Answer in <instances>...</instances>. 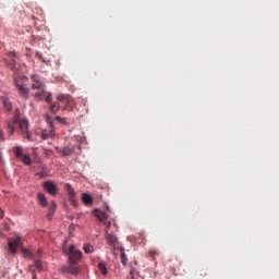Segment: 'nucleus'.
<instances>
[{"instance_id":"obj_1","label":"nucleus","mask_w":279,"mask_h":279,"mask_svg":"<svg viewBox=\"0 0 279 279\" xmlns=\"http://www.w3.org/2000/svg\"><path fill=\"white\" fill-rule=\"evenodd\" d=\"M31 81L33 90L32 96L34 97V99L36 101H43V99H45L47 104H51L53 98L51 97L50 93L45 90V81H43V78L38 74L32 75Z\"/></svg>"},{"instance_id":"obj_2","label":"nucleus","mask_w":279,"mask_h":279,"mask_svg":"<svg viewBox=\"0 0 279 279\" xmlns=\"http://www.w3.org/2000/svg\"><path fill=\"white\" fill-rule=\"evenodd\" d=\"M16 125H19L20 134L23 136V138H26L27 141H34L32 132H29V122H27V120H19L17 118H13L7 121L5 128L10 135L14 134Z\"/></svg>"},{"instance_id":"obj_3","label":"nucleus","mask_w":279,"mask_h":279,"mask_svg":"<svg viewBox=\"0 0 279 279\" xmlns=\"http://www.w3.org/2000/svg\"><path fill=\"white\" fill-rule=\"evenodd\" d=\"M95 217L106 226V239L109 245H117V235L110 232V226L112 223L108 221V214L106 211L96 209L94 210Z\"/></svg>"},{"instance_id":"obj_4","label":"nucleus","mask_w":279,"mask_h":279,"mask_svg":"<svg viewBox=\"0 0 279 279\" xmlns=\"http://www.w3.org/2000/svg\"><path fill=\"white\" fill-rule=\"evenodd\" d=\"M29 82V78L25 75L15 74L14 75V86L15 90L22 97V99H29V87H27V84Z\"/></svg>"},{"instance_id":"obj_5","label":"nucleus","mask_w":279,"mask_h":279,"mask_svg":"<svg viewBox=\"0 0 279 279\" xmlns=\"http://www.w3.org/2000/svg\"><path fill=\"white\" fill-rule=\"evenodd\" d=\"M64 254L69 257L71 265H77L82 258V252H80L75 245H71L69 248H63Z\"/></svg>"},{"instance_id":"obj_6","label":"nucleus","mask_w":279,"mask_h":279,"mask_svg":"<svg viewBox=\"0 0 279 279\" xmlns=\"http://www.w3.org/2000/svg\"><path fill=\"white\" fill-rule=\"evenodd\" d=\"M21 245H22V242L19 236L10 239L8 242L10 254H16L19 252V247H21Z\"/></svg>"},{"instance_id":"obj_7","label":"nucleus","mask_w":279,"mask_h":279,"mask_svg":"<svg viewBox=\"0 0 279 279\" xmlns=\"http://www.w3.org/2000/svg\"><path fill=\"white\" fill-rule=\"evenodd\" d=\"M48 129L43 130L41 138L47 141V138H51L54 136L56 132L53 131V124H51V118L47 117Z\"/></svg>"},{"instance_id":"obj_8","label":"nucleus","mask_w":279,"mask_h":279,"mask_svg":"<svg viewBox=\"0 0 279 279\" xmlns=\"http://www.w3.org/2000/svg\"><path fill=\"white\" fill-rule=\"evenodd\" d=\"M61 270L63 274H71L72 276H77V274H80V267H77V264L69 263V265L62 267Z\"/></svg>"},{"instance_id":"obj_9","label":"nucleus","mask_w":279,"mask_h":279,"mask_svg":"<svg viewBox=\"0 0 279 279\" xmlns=\"http://www.w3.org/2000/svg\"><path fill=\"white\" fill-rule=\"evenodd\" d=\"M44 189L49 193V195H58V186L51 181H46L44 183Z\"/></svg>"},{"instance_id":"obj_10","label":"nucleus","mask_w":279,"mask_h":279,"mask_svg":"<svg viewBox=\"0 0 279 279\" xmlns=\"http://www.w3.org/2000/svg\"><path fill=\"white\" fill-rule=\"evenodd\" d=\"M9 58L11 59V62L9 63L10 68L13 71H19V68L16 66V62H19V57L16 56V52L10 51L9 52Z\"/></svg>"},{"instance_id":"obj_11","label":"nucleus","mask_w":279,"mask_h":279,"mask_svg":"<svg viewBox=\"0 0 279 279\" xmlns=\"http://www.w3.org/2000/svg\"><path fill=\"white\" fill-rule=\"evenodd\" d=\"M58 101H61V104H71L72 101V98L71 96L69 95H63V94H60L58 97H57Z\"/></svg>"},{"instance_id":"obj_12","label":"nucleus","mask_w":279,"mask_h":279,"mask_svg":"<svg viewBox=\"0 0 279 279\" xmlns=\"http://www.w3.org/2000/svg\"><path fill=\"white\" fill-rule=\"evenodd\" d=\"M82 202H83V204H85V206H90V204H93V196L84 193L82 195Z\"/></svg>"},{"instance_id":"obj_13","label":"nucleus","mask_w":279,"mask_h":279,"mask_svg":"<svg viewBox=\"0 0 279 279\" xmlns=\"http://www.w3.org/2000/svg\"><path fill=\"white\" fill-rule=\"evenodd\" d=\"M13 154H14L15 158H19V160L22 158V156L25 155V154H23V147H21V146L13 147Z\"/></svg>"},{"instance_id":"obj_14","label":"nucleus","mask_w":279,"mask_h":279,"mask_svg":"<svg viewBox=\"0 0 279 279\" xmlns=\"http://www.w3.org/2000/svg\"><path fill=\"white\" fill-rule=\"evenodd\" d=\"M38 199H39V206H43V208H46V206H48L49 203L47 202V196H45V194L39 193Z\"/></svg>"},{"instance_id":"obj_15","label":"nucleus","mask_w":279,"mask_h":279,"mask_svg":"<svg viewBox=\"0 0 279 279\" xmlns=\"http://www.w3.org/2000/svg\"><path fill=\"white\" fill-rule=\"evenodd\" d=\"M83 250L85 254H93L95 252V246H93L90 243H85Z\"/></svg>"},{"instance_id":"obj_16","label":"nucleus","mask_w":279,"mask_h":279,"mask_svg":"<svg viewBox=\"0 0 279 279\" xmlns=\"http://www.w3.org/2000/svg\"><path fill=\"white\" fill-rule=\"evenodd\" d=\"M98 269L102 276H106L108 274V268L106 267V263L99 262L98 263Z\"/></svg>"},{"instance_id":"obj_17","label":"nucleus","mask_w":279,"mask_h":279,"mask_svg":"<svg viewBox=\"0 0 279 279\" xmlns=\"http://www.w3.org/2000/svg\"><path fill=\"white\" fill-rule=\"evenodd\" d=\"M2 104H3L4 109H5L8 112H10V110H12V101H10V99L3 98V99H2Z\"/></svg>"},{"instance_id":"obj_18","label":"nucleus","mask_w":279,"mask_h":279,"mask_svg":"<svg viewBox=\"0 0 279 279\" xmlns=\"http://www.w3.org/2000/svg\"><path fill=\"white\" fill-rule=\"evenodd\" d=\"M20 160H22L24 165H32V157H29V155L27 154L22 155V157H20Z\"/></svg>"},{"instance_id":"obj_19","label":"nucleus","mask_w":279,"mask_h":279,"mask_svg":"<svg viewBox=\"0 0 279 279\" xmlns=\"http://www.w3.org/2000/svg\"><path fill=\"white\" fill-rule=\"evenodd\" d=\"M57 208L58 207L56 206V203L53 201H51L49 204V209H50V214H48L49 219H51V217H53V213H56Z\"/></svg>"},{"instance_id":"obj_20","label":"nucleus","mask_w":279,"mask_h":279,"mask_svg":"<svg viewBox=\"0 0 279 279\" xmlns=\"http://www.w3.org/2000/svg\"><path fill=\"white\" fill-rule=\"evenodd\" d=\"M62 156H71L73 154V148L71 146H65L61 150Z\"/></svg>"},{"instance_id":"obj_21","label":"nucleus","mask_w":279,"mask_h":279,"mask_svg":"<svg viewBox=\"0 0 279 279\" xmlns=\"http://www.w3.org/2000/svg\"><path fill=\"white\" fill-rule=\"evenodd\" d=\"M58 110H60V104L53 102L50 105V112H52V114H56V112H58Z\"/></svg>"},{"instance_id":"obj_22","label":"nucleus","mask_w":279,"mask_h":279,"mask_svg":"<svg viewBox=\"0 0 279 279\" xmlns=\"http://www.w3.org/2000/svg\"><path fill=\"white\" fill-rule=\"evenodd\" d=\"M121 263L125 267L128 265V255H125V252L121 251Z\"/></svg>"},{"instance_id":"obj_23","label":"nucleus","mask_w":279,"mask_h":279,"mask_svg":"<svg viewBox=\"0 0 279 279\" xmlns=\"http://www.w3.org/2000/svg\"><path fill=\"white\" fill-rule=\"evenodd\" d=\"M23 255L25 256V258H29L32 256V251L27 250V248H22Z\"/></svg>"},{"instance_id":"obj_24","label":"nucleus","mask_w":279,"mask_h":279,"mask_svg":"<svg viewBox=\"0 0 279 279\" xmlns=\"http://www.w3.org/2000/svg\"><path fill=\"white\" fill-rule=\"evenodd\" d=\"M68 193L70 197H75V190L71 185H68Z\"/></svg>"},{"instance_id":"obj_25","label":"nucleus","mask_w":279,"mask_h":279,"mask_svg":"<svg viewBox=\"0 0 279 279\" xmlns=\"http://www.w3.org/2000/svg\"><path fill=\"white\" fill-rule=\"evenodd\" d=\"M35 267L36 269H43V262L39 259L35 260Z\"/></svg>"},{"instance_id":"obj_26","label":"nucleus","mask_w":279,"mask_h":279,"mask_svg":"<svg viewBox=\"0 0 279 279\" xmlns=\"http://www.w3.org/2000/svg\"><path fill=\"white\" fill-rule=\"evenodd\" d=\"M56 121H59V123H66V119L61 118L60 116L56 117Z\"/></svg>"},{"instance_id":"obj_27","label":"nucleus","mask_w":279,"mask_h":279,"mask_svg":"<svg viewBox=\"0 0 279 279\" xmlns=\"http://www.w3.org/2000/svg\"><path fill=\"white\" fill-rule=\"evenodd\" d=\"M5 141V136L3 135V130L0 129V143H3Z\"/></svg>"},{"instance_id":"obj_28","label":"nucleus","mask_w":279,"mask_h":279,"mask_svg":"<svg viewBox=\"0 0 279 279\" xmlns=\"http://www.w3.org/2000/svg\"><path fill=\"white\" fill-rule=\"evenodd\" d=\"M201 276H202V278H206V276H208V271L206 269H202Z\"/></svg>"},{"instance_id":"obj_29","label":"nucleus","mask_w":279,"mask_h":279,"mask_svg":"<svg viewBox=\"0 0 279 279\" xmlns=\"http://www.w3.org/2000/svg\"><path fill=\"white\" fill-rule=\"evenodd\" d=\"M3 217H4L3 209L0 208V219H3Z\"/></svg>"},{"instance_id":"obj_30","label":"nucleus","mask_w":279,"mask_h":279,"mask_svg":"<svg viewBox=\"0 0 279 279\" xmlns=\"http://www.w3.org/2000/svg\"><path fill=\"white\" fill-rule=\"evenodd\" d=\"M156 254H158L156 251H150L149 252V255L153 256V257L156 256Z\"/></svg>"},{"instance_id":"obj_31","label":"nucleus","mask_w":279,"mask_h":279,"mask_svg":"<svg viewBox=\"0 0 279 279\" xmlns=\"http://www.w3.org/2000/svg\"><path fill=\"white\" fill-rule=\"evenodd\" d=\"M37 175H38L39 178H44V177H45V174H44L43 172H38Z\"/></svg>"},{"instance_id":"obj_32","label":"nucleus","mask_w":279,"mask_h":279,"mask_svg":"<svg viewBox=\"0 0 279 279\" xmlns=\"http://www.w3.org/2000/svg\"><path fill=\"white\" fill-rule=\"evenodd\" d=\"M33 279H36V275L33 276Z\"/></svg>"},{"instance_id":"obj_33","label":"nucleus","mask_w":279,"mask_h":279,"mask_svg":"<svg viewBox=\"0 0 279 279\" xmlns=\"http://www.w3.org/2000/svg\"><path fill=\"white\" fill-rule=\"evenodd\" d=\"M0 162H1V153H0Z\"/></svg>"}]
</instances>
